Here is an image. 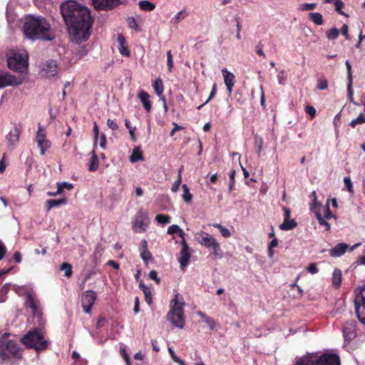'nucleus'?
Masks as SVG:
<instances>
[{
    "label": "nucleus",
    "mask_w": 365,
    "mask_h": 365,
    "mask_svg": "<svg viewBox=\"0 0 365 365\" xmlns=\"http://www.w3.org/2000/svg\"><path fill=\"white\" fill-rule=\"evenodd\" d=\"M61 12L72 41L76 43L87 41L93 22L88 8L75 1H67L61 5Z\"/></svg>",
    "instance_id": "obj_1"
},
{
    "label": "nucleus",
    "mask_w": 365,
    "mask_h": 365,
    "mask_svg": "<svg viewBox=\"0 0 365 365\" xmlns=\"http://www.w3.org/2000/svg\"><path fill=\"white\" fill-rule=\"evenodd\" d=\"M22 30L24 36L31 41H51L55 38L51 25L45 17L41 16L30 15L26 17Z\"/></svg>",
    "instance_id": "obj_2"
},
{
    "label": "nucleus",
    "mask_w": 365,
    "mask_h": 365,
    "mask_svg": "<svg viewBox=\"0 0 365 365\" xmlns=\"http://www.w3.org/2000/svg\"><path fill=\"white\" fill-rule=\"evenodd\" d=\"M295 365H340V359L332 353H313L300 358Z\"/></svg>",
    "instance_id": "obj_3"
},
{
    "label": "nucleus",
    "mask_w": 365,
    "mask_h": 365,
    "mask_svg": "<svg viewBox=\"0 0 365 365\" xmlns=\"http://www.w3.org/2000/svg\"><path fill=\"white\" fill-rule=\"evenodd\" d=\"M22 350L19 344L13 340H0V364L9 361L11 358L19 359Z\"/></svg>",
    "instance_id": "obj_4"
},
{
    "label": "nucleus",
    "mask_w": 365,
    "mask_h": 365,
    "mask_svg": "<svg viewBox=\"0 0 365 365\" xmlns=\"http://www.w3.org/2000/svg\"><path fill=\"white\" fill-rule=\"evenodd\" d=\"M6 56L10 69L21 73L27 69L28 55L25 50H9Z\"/></svg>",
    "instance_id": "obj_5"
},
{
    "label": "nucleus",
    "mask_w": 365,
    "mask_h": 365,
    "mask_svg": "<svg viewBox=\"0 0 365 365\" xmlns=\"http://www.w3.org/2000/svg\"><path fill=\"white\" fill-rule=\"evenodd\" d=\"M22 342L26 346L33 348L37 351L46 349L48 346L44 332L41 329H35L29 331L22 338Z\"/></svg>",
    "instance_id": "obj_6"
},
{
    "label": "nucleus",
    "mask_w": 365,
    "mask_h": 365,
    "mask_svg": "<svg viewBox=\"0 0 365 365\" xmlns=\"http://www.w3.org/2000/svg\"><path fill=\"white\" fill-rule=\"evenodd\" d=\"M149 223L148 212L143 209H140L132 220L133 230L135 233L144 232L146 231Z\"/></svg>",
    "instance_id": "obj_7"
},
{
    "label": "nucleus",
    "mask_w": 365,
    "mask_h": 365,
    "mask_svg": "<svg viewBox=\"0 0 365 365\" xmlns=\"http://www.w3.org/2000/svg\"><path fill=\"white\" fill-rule=\"evenodd\" d=\"M354 305L359 320L365 325V286L356 290Z\"/></svg>",
    "instance_id": "obj_8"
},
{
    "label": "nucleus",
    "mask_w": 365,
    "mask_h": 365,
    "mask_svg": "<svg viewBox=\"0 0 365 365\" xmlns=\"http://www.w3.org/2000/svg\"><path fill=\"white\" fill-rule=\"evenodd\" d=\"M195 237L201 245L206 248L212 249L215 254L220 250V245L215 238L208 233L201 231L196 234Z\"/></svg>",
    "instance_id": "obj_9"
},
{
    "label": "nucleus",
    "mask_w": 365,
    "mask_h": 365,
    "mask_svg": "<svg viewBox=\"0 0 365 365\" xmlns=\"http://www.w3.org/2000/svg\"><path fill=\"white\" fill-rule=\"evenodd\" d=\"M36 142L40 149L41 155L46 154V150L51 147V143L46 138V133L42 125H38V129L36 135Z\"/></svg>",
    "instance_id": "obj_10"
},
{
    "label": "nucleus",
    "mask_w": 365,
    "mask_h": 365,
    "mask_svg": "<svg viewBox=\"0 0 365 365\" xmlns=\"http://www.w3.org/2000/svg\"><path fill=\"white\" fill-rule=\"evenodd\" d=\"M58 72V66L55 61L49 60L44 62L40 70V75L43 78L55 77Z\"/></svg>",
    "instance_id": "obj_11"
},
{
    "label": "nucleus",
    "mask_w": 365,
    "mask_h": 365,
    "mask_svg": "<svg viewBox=\"0 0 365 365\" xmlns=\"http://www.w3.org/2000/svg\"><path fill=\"white\" fill-rule=\"evenodd\" d=\"M96 293L93 290H87L83 292L81 304L85 313L90 314L91 312V309L96 300Z\"/></svg>",
    "instance_id": "obj_12"
},
{
    "label": "nucleus",
    "mask_w": 365,
    "mask_h": 365,
    "mask_svg": "<svg viewBox=\"0 0 365 365\" xmlns=\"http://www.w3.org/2000/svg\"><path fill=\"white\" fill-rule=\"evenodd\" d=\"M21 133V128L15 125L5 137L9 150H13L19 143V137Z\"/></svg>",
    "instance_id": "obj_13"
},
{
    "label": "nucleus",
    "mask_w": 365,
    "mask_h": 365,
    "mask_svg": "<svg viewBox=\"0 0 365 365\" xmlns=\"http://www.w3.org/2000/svg\"><path fill=\"white\" fill-rule=\"evenodd\" d=\"M22 83V79L8 73H0V89L6 86H16Z\"/></svg>",
    "instance_id": "obj_14"
},
{
    "label": "nucleus",
    "mask_w": 365,
    "mask_h": 365,
    "mask_svg": "<svg viewBox=\"0 0 365 365\" xmlns=\"http://www.w3.org/2000/svg\"><path fill=\"white\" fill-rule=\"evenodd\" d=\"M26 305L31 309L32 314L34 317L39 319L41 318L42 310L41 303L32 294H28Z\"/></svg>",
    "instance_id": "obj_15"
},
{
    "label": "nucleus",
    "mask_w": 365,
    "mask_h": 365,
    "mask_svg": "<svg viewBox=\"0 0 365 365\" xmlns=\"http://www.w3.org/2000/svg\"><path fill=\"white\" fill-rule=\"evenodd\" d=\"M168 320L175 327L182 329L185 325L184 312H172L168 313Z\"/></svg>",
    "instance_id": "obj_16"
},
{
    "label": "nucleus",
    "mask_w": 365,
    "mask_h": 365,
    "mask_svg": "<svg viewBox=\"0 0 365 365\" xmlns=\"http://www.w3.org/2000/svg\"><path fill=\"white\" fill-rule=\"evenodd\" d=\"M180 244L182 245V249L180 251L178 262L180 263L181 269H183L188 265L191 255L187 242L183 241L180 242Z\"/></svg>",
    "instance_id": "obj_17"
},
{
    "label": "nucleus",
    "mask_w": 365,
    "mask_h": 365,
    "mask_svg": "<svg viewBox=\"0 0 365 365\" xmlns=\"http://www.w3.org/2000/svg\"><path fill=\"white\" fill-rule=\"evenodd\" d=\"M222 74L224 79V83L226 86L227 92L229 96L232 93L233 87L235 83V75L229 71L227 68H224L222 69Z\"/></svg>",
    "instance_id": "obj_18"
},
{
    "label": "nucleus",
    "mask_w": 365,
    "mask_h": 365,
    "mask_svg": "<svg viewBox=\"0 0 365 365\" xmlns=\"http://www.w3.org/2000/svg\"><path fill=\"white\" fill-rule=\"evenodd\" d=\"M343 335L346 340H351L356 336V322L354 321H347L343 328Z\"/></svg>",
    "instance_id": "obj_19"
},
{
    "label": "nucleus",
    "mask_w": 365,
    "mask_h": 365,
    "mask_svg": "<svg viewBox=\"0 0 365 365\" xmlns=\"http://www.w3.org/2000/svg\"><path fill=\"white\" fill-rule=\"evenodd\" d=\"M119 4V0H93L94 7L99 10H108Z\"/></svg>",
    "instance_id": "obj_20"
},
{
    "label": "nucleus",
    "mask_w": 365,
    "mask_h": 365,
    "mask_svg": "<svg viewBox=\"0 0 365 365\" xmlns=\"http://www.w3.org/2000/svg\"><path fill=\"white\" fill-rule=\"evenodd\" d=\"M184 306H185V302H184L182 297L179 293H176L174 295L173 299L170 302V309L169 311L184 312V310H183Z\"/></svg>",
    "instance_id": "obj_21"
},
{
    "label": "nucleus",
    "mask_w": 365,
    "mask_h": 365,
    "mask_svg": "<svg viewBox=\"0 0 365 365\" xmlns=\"http://www.w3.org/2000/svg\"><path fill=\"white\" fill-rule=\"evenodd\" d=\"M153 87L156 95L159 96L160 98L163 101L164 107L166 109L167 107L165 98V96L163 95L164 91V86L162 79L160 78H156L153 83Z\"/></svg>",
    "instance_id": "obj_22"
},
{
    "label": "nucleus",
    "mask_w": 365,
    "mask_h": 365,
    "mask_svg": "<svg viewBox=\"0 0 365 365\" xmlns=\"http://www.w3.org/2000/svg\"><path fill=\"white\" fill-rule=\"evenodd\" d=\"M118 51L120 53L124 56H130V51L128 49V43L125 38V37L123 36V34H118Z\"/></svg>",
    "instance_id": "obj_23"
},
{
    "label": "nucleus",
    "mask_w": 365,
    "mask_h": 365,
    "mask_svg": "<svg viewBox=\"0 0 365 365\" xmlns=\"http://www.w3.org/2000/svg\"><path fill=\"white\" fill-rule=\"evenodd\" d=\"M348 249V245L341 242L337 244L335 247L329 250V254L331 257H338L344 255Z\"/></svg>",
    "instance_id": "obj_24"
},
{
    "label": "nucleus",
    "mask_w": 365,
    "mask_h": 365,
    "mask_svg": "<svg viewBox=\"0 0 365 365\" xmlns=\"http://www.w3.org/2000/svg\"><path fill=\"white\" fill-rule=\"evenodd\" d=\"M138 97L139 98L145 110L149 112L151 109V104L149 101L150 95L146 91L141 90L138 93Z\"/></svg>",
    "instance_id": "obj_25"
},
{
    "label": "nucleus",
    "mask_w": 365,
    "mask_h": 365,
    "mask_svg": "<svg viewBox=\"0 0 365 365\" xmlns=\"http://www.w3.org/2000/svg\"><path fill=\"white\" fill-rule=\"evenodd\" d=\"M129 159L131 163L143 160V153L140 147H135L133 148Z\"/></svg>",
    "instance_id": "obj_26"
},
{
    "label": "nucleus",
    "mask_w": 365,
    "mask_h": 365,
    "mask_svg": "<svg viewBox=\"0 0 365 365\" xmlns=\"http://www.w3.org/2000/svg\"><path fill=\"white\" fill-rule=\"evenodd\" d=\"M297 226V223L293 219H284L283 222L279 225L282 230H291Z\"/></svg>",
    "instance_id": "obj_27"
},
{
    "label": "nucleus",
    "mask_w": 365,
    "mask_h": 365,
    "mask_svg": "<svg viewBox=\"0 0 365 365\" xmlns=\"http://www.w3.org/2000/svg\"><path fill=\"white\" fill-rule=\"evenodd\" d=\"M66 202V198H62L59 200H48L46 202V206L47 211H49L51 208L54 207H58L61 205H64Z\"/></svg>",
    "instance_id": "obj_28"
},
{
    "label": "nucleus",
    "mask_w": 365,
    "mask_h": 365,
    "mask_svg": "<svg viewBox=\"0 0 365 365\" xmlns=\"http://www.w3.org/2000/svg\"><path fill=\"white\" fill-rule=\"evenodd\" d=\"M341 272L339 269H335L332 273V284L336 287H339L341 283Z\"/></svg>",
    "instance_id": "obj_29"
},
{
    "label": "nucleus",
    "mask_w": 365,
    "mask_h": 365,
    "mask_svg": "<svg viewBox=\"0 0 365 365\" xmlns=\"http://www.w3.org/2000/svg\"><path fill=\"white\" fill-rule=\"evenodd\" d=\"M309 19L316 24V25H322L324 23L323 16L320 13L314 12L310 13L309 14Z\"/></svg>",
    "instance_id": "obj_30"
},
{
    "label": "nucleus",
    "mask_w": 365,
    "mask_h": 365,
    "mask_svg": "<svg viewBox=\"0 0 365 365\" xmlns=\"http://www.w3.org/2000/svg\"><path fill=\"white\" fill-rule=\"evenodd\" d=\"M183 193L182 197L186 203H189L192 198V195L190 192V189L186 184L182 185Z\"/></svg>",
    "instance_id": "obj_31"
},
{
    "label": "nucleus",
    "mask_w": 365,
    "mask_h": 365,
    "mask_svg": "<svg viewBox=\"0 0 365 365\" xmlns=\"http://www.w3.org/2000/svg\"><path fill=\"white\" fill-rule=\"evenodd\" d=\"M138 5L140 9L148 11H153L155 7L154 4L145 0L140 1Z\"/></svg>",
    "instance_id": "obj_32"
},
{
    "label": "nucleus",
    "mask_w": 365,
    "mask_h": 365,
    "mask_svg": "<svg viewBox=\"0 0 365 365\" xmlns=\"http://www.w3.org/2000/svg\"><path fill=\"white\" fill-rule=\"evenodd\" d=\"M98 156L96 154L95 150H93V152H92V157H91V162H90L88 170L90 171H94V170H96L98 168Z\"/></svg>",
    "instance_id": "obj_33"
},
{
    "label": "nucleus",
    "mask_w": 365,
    "mask_h": 365,
    "mask_svg": "<svg viewBox=\"0 0 365 365\" xmlns=\"http://www.w3.org/2000/svg\"><path fill=\"white\" fill-rule=\"evenodd\" d=\"M60 269L64 272V276L67 278H69L72 275V266L68 262H63L60 266Z\"/></svg>",
    "instance_id": "obj_34"
},
{
    "label": "nucleus",
    "mask_w": 365,
    "mask_h": 365,
    "mask_svg": "<svg viewBox=\"0 0 365 365\" xmlns=\"http://www.w3.org/2000/svg\"><path fill=\"white\" fill-rule=\"evenodd\" d=\"M155 220L158 224L165 225L170 222V217L168 215L159 214L155 216Z\"/></svg>",
    "instance_id": "obj_35"
},
{
    "label": "nucleus",
    "mask_w": 365,
    "mask_h": 365,
    "mask_svg": "<svg viewBox=\"0 0 365 365\" xmlns=\"http://www.w3.org/2000/svg\"><path fill=\"white\" fill-rule=\"evenodd\" d=\"M11 284L9 283L5 284L0 290V302H5L6 296L10 289Z\"/></svg>",
    "instance_id": "obj_36"
},
{
    "label": "nucleus",
    "mask_w": 365,
    "mask_h": 365,
    "mask_svg": "<svg viewBox=\"0 0 365 365\" xmlns=\"http://www.w3.org/2000/svg\"><path fill=\"white\" fill-rule=\"evenodd\" d=\"M57 193H61L64 189L72 190L73 186L71 183L67 182H57Z\"/></svg>",
    "instance_id": "obj_37"
},
{
    "label": "nucleus",
    "mask_w": 365,
    "mask_h": 365,
    "mask_svg": "<svg viewBox=\"0 0 365 365\" xmlns=\"http://www.w3.org/2000/svg\"><path fill=\"white\" fill-rule=\"evenodd\" d=\"M321 204L318 202L317 198L313 199L312 202L310 204V210L312 211L314 215L317 213H320Z\"/></svg>",
    "instance_id": "obj_38"
},
{
    "label": "nucleus",
    "mask_w": 365,
    "mask_h": 365,
    "mask_svg": "<svg viewBox=\"0 0 365 365\" xmlns=\"http://www.w3.org/2000/svg\"><path fill=\"white\" fill-rule=\"evenodd\" d=\"M335 7V10L341 15L344 16L346 17L348 16V14L344 13L343 11H341V9L344 6V4L341 0H335L334 3L333 4Z\"/></svg>",
    "instance_id": "obj_39"
},
{
    "label": "nucleus",
    "mask_w": 365,
    "mask_h": 365,
    "mask_svg": "<svg viewBox=\"0 0 365 365\" xmlns=\"http://www.w3.org/2000/svg\"><path fill=\"white\" fill-rule=\"evenodd\" d=\"M125 125L128 129L129 134L130 135L131 140L133 141H135L136 140V138H135V133H134V131L135 130V127H133L131 125V123H130V120H128V119H126L125 121Z\"/></svg>",
    "instance_id": "obj_40"
},
{
    "label": "nucleus",
    "mask_w": 365,
    "mask_h": 365,
    "mask_svg": "<svg viewBox=\"0 0 365 365\" xmlns=\"http://www.w3.org/2000/svg\"><path fill=\"white\" fill-rule=\"evenodd\" d=\"M316 215V217L318 220V222H319V225H324L325 226V230L327 231L330 230L331 226H330L329 223L327 222V221L322 216L321 212L320 213H317V215Z\"/></svg>",
    "instance_id": "obj_41"
},
{
    "label": "nucleus",
    "mask_w": 365,
    "mask_h": 365,
    "mask_svg": "<svg viewBox=\"0 0 365 365\" xmlns=\"http://www.w3.org/2000/svg\"><path fill=\"white\" fill-rule=\"evenodd\" d=\"M365 123V117L361 113L356 118L352 120L349 123V125L354 128L357 124H363Z\"/></svg>",
    "instance_id": "obj_42"
},
{
    "label": "nucleus",
    "mask_w": 365,
    "mask_h": 365,
    "mask_svg": "<svg viewBox=\"0 0 365 365\" xmlns=\"http://www.w3.org/2000/svg\"><path fill=\"white\" fill-rule=\"evenodd\" d=\"M339 31L335 27L331 28L327 32V37L328 39H336L339 36Z\"/></svg>",
    "instance_id": "obj_43"
},
{
    "label": "nucleus",
    "mask_w": 365,
    "mask_h": 365,
    "mask_svg": "<svg viewBox=\"0 0 365 365\" xmlns=\"http://www.w3.org/2000/svg\"><path fill=\"white\" fill-rule=\"evenodd\" d=\"M323 210H324V218L326 220H329V219H331V218H335V216L330 211L329 205L328 202H327V204L324 206V207L323 208Z\"/></svg>",
    "instance_id": "obj_44"
},
{
    "label": "nucleus",
    "mask_w": 365,
    "mask_h": 365,
    "mask_svg": "<svg viewBox=\"0 0 365 365\" xmlns=\"http://www.w3.org/2000/svg\"><path fill=\"white\" fill-rule=\"evenodd\" d=\"M229 177H230L229 192H230L233 190L235 184V170H232L230 171V173H229Z\"/></svg>",
    "instance_id": "obj_45"
},
{
    "label": "nucleus",
    "mask_w": 365,
    "mask_h": 365,
    "mask_svg": "<svg viewBox=\"0 0 365 365\" xmlns=\"http://www.w3.org/2000/svg\"><path fill=\"white\" fill-rule=\"evenodd\" d=\"M216 93H217V85L215 83H214L212 85V90L210 93V96H209L208 99L205 102V103H203L201 106H199L197 107V109L200 110L204 105L207 104L216 95Z\"/></svg>",
    "instance_id": "obj_46"
},
{
    "label": "nucleus",
    "mask_w": 365,
    "mask_h": 365,
    "mask_svg": "<svg viewBox=\"0 0 365 365\" xmlns=\"http://www.w3.org/2000/svg\"><path fill=\"white\" fill-rule=\"evenodd\" d=\"M186 16V14H185V11L182 10L179 12H178L175 16L173 18L172 21L173 23H179Z\"/></svg>",
    "instance_id": "obj_47"
},
{
    "label": "nucleus",
    "mask_w": 365,
    "mask_h": 365,
    "mask_svg": "<svg viewBox=\"0 0 365 365\" xmlns=\"http://www.w3.org/2000/svg\"><path fill=\"white\" fill-rule=\"evenodd\" d=\"M182 168H180L178 171V179L175 182V183L172 186V191L175 192L179 189L180 185L181 183V173Z\"/></svg>",
    "instance_id": "obj_48"
},
{
    "label": "nucleus",
    "mask_w": 365,
    "mask_h": 365,
    "mask_svg": "<svg viewBox=\"0 0 365 365\" xmlns=\"http://www.w3.org/2000/svg\"><path fill=\"white\" fill-rule=\"evenodd\" d=\"M128 24L130 29H135V31H139V26L133 17H129L128 19Z\"/></svg>",
    "instance_id": "obj_49"
},
{
    "label": "nucleus",
    "mask_w": 365,
    "mask_h": 365,
    "mask_svg": "<svg viewBox=\"0 0 365 365\" xmlns=\"http://www.w3.org/2000/svg\"><path fill=\"white\" fill-rule=\"evenodd\" d=\"M277 81L279 85L284 86L287 81V77L284 71H281L277 75Z\"/></svg>",
    "instance_id": "obj_50"
},
{
    "label": "nucleus",
    "mask_w": 365,
    "mask_h": 365,
    "mask_svg": "<svg viewBox=\"0 0 365 365\" xmlns=\"http://www.w3.org/2000/svg\"><path fill=\"white\" fill-rule=\"evenodd\" d=\"M306 269L307 270L308 272H309L312 274H315L319 272V269L316 263L309 264L307 267Z\"/></svg>",
    "instance_id": "obj_51"
},
{
    "label": "nucleus",
    "mask_w": 365,
    "mask_h": 365,
    "mask_svg": "<svg viewBox=\"0 0 365 365\" xmlns=\"http://www.w3.org/2000/svg\"><path fill=\"white\" fill-rule=\"evenodd\" d=\"M317 6L316 4H302L300 5V9L302 11H312L314 10Z\"/></svg>",
    "instance_id": "obj_52"
},
{
    "label": "nucleus",
    "mask_w": 365,
    "mask_h": 365,
    "mask_svg": "<svg viewBox=\"0 0 365 365\" xmlns=\"http://www.w3.org/2000/svg\"><path fill=\"white\" fill-rule=\"evenodd\" d=\"M167 55V65L169 71H172V68L173 67V56L170 51H168L166 53Z\"/></svg>",
    "instance_id": "obj_53"
},
{
    "label": "nucleus",
    "mask_w": 365,
    "mask_h": 365,
    "mask_svg": "<svg viewBox=\"0 0 365 365\" xmlns=\"http://www.w3.org/2000/svg\"><path fill=\"white\" fill-rule=\"evenodd\" d=\"M351 84H352V79H350L349 83L347 87L348 96L351 103H353L354 104H356V102L354 101L353 90H352Z\"/></svg>",
    "instance_id": "obj_54"
},
{
    "label": "nucleus",
    "mask_w": 365,
    "mask_h": 365,
    "mask_svg": "<svg viewBox=\"0 0 365 365\" xmlns=\"http://www.w3.org/2000/svg\"><path fill=\"white\" fill-rule=\"evenodd\" d=\"M180 227L177 225H173L168 228L167 232L169 235H174L178 233Z\"/></svg>",
    "instance_id": "obj_55"
},
{
    "label": "nucleus",
    "mask_w": 365,
    "mask_h": 365,
    "mask_svg": "<svg viewBox=\"0 0 365 365\" xmlns=\"http://www.w3.org/2000/svg\"><path fill=\"white\" fill-rule=\"evenodd\" d=\"M144 295H145V302L148 304H150L153 302V299H152V292L150 289H146V290H144Z\"/></svg>",
    "instance_id": "obj_56"
},
{
    "label": "nucleus",
    "mask_w": 365,
    "mask_h": 365,
    "mask_svg": "<svg viewBox=\"0 0 365 365\" xmlns=\"http://www.w3.org/2000/svg\"><path fill=\"white\" fill-rule=\"evenodd\" d=\"M344 182L349 192H353L352 182L349 177H345L344 178Z\"/></svg>",
    "instance_id": "obj_57"
},
{
    "label": "nucleus",
    "mask_w": 365,
    "mask_h": 365,
    "mask_svg": "<svg viewBox=\"0 0 365 365\" xmlns=\"http://www.w3.org/2000/svg\"><path fill=\"white\" fill-rule=\"evenodd\" d=\"M140 257L143 261L148 262L151 259V254L148 250H141Z\"/></svg>",
    "instance_id": "obj_58"
},
{
    "label": "nucleus",
    "mask_w": 365,
    "mask_h": 365,
    "mask_svg": "<svg viewBox=\"0 0 365 365\" xmlns=\"http://www.w3.org/2000/svg\"><path fill=\"white\" fill-rule=\"evenodd\" d=\"M149 278L154 280L157 284H160V279L158 277V273L155 270L150 272Z\"/></svg>",
    "instance_id": "obj_59"
},
{
    "label": "nucleus",
    "mask_w": 365,
    "mask_h": 365,
    "mask_svg": "<svg viewBox=\"0 0 365 365\" xmlns=\"http://www.w3.org/2000/svg\"><path fill=\"white\" fill-rule=\"evenodd\" d=\"M305 111L308 113L312 118H314L316 115V109L312 106H307L305 107Z\"/></svg>",
    "instance_id": "obj_60"
},
{
    "label": "nucleus",
    "mask_w": 365,
    "mask_h": 365,
    "mask_svg": "<svg viewBox=\"0 0 365 365\" xmlns=\"http://www.w3.org/2000/svg\"><path fill=\"white\" fill-rule=\"evenodd\" d=\"M120 351L121 356L125 361L127 365H130V359H129V356H128V354L127 353L125 348H124V347L121 348Z\"/></svg>",
    "instance_id": "obj_61"
},
{
    "label": "nucleus",
    "mask_w": 365,
    "mask_h": 365,
    "mask_svg": "<svg viewBox=\"0 0 365 365\" xmlns=\"http://www.w3.org/2000/svg\"><path fill=\"white\" fill-rule=\"evenodd\" d=\"M317 87L320 90H325L328 87L327 81L324 79H321L318 81Z\"/></svg>",
    "instance_id": "obj_62"
},
{
    "label": "nucleus",
    "mask_w": 365,
    "mask_h": 365,
    "mask_svg": "<svg viewBox=\"0 0 365 365\" xmlns=\"http://www.w3.org/2000/svg\"><path fill=\"white\" fill-rule=\"evenodd\" d=\"M107 125L113 130H116L118 128V125L114 120L108 119Z\"/></svg>",
    "instance_id": "obj_63"
},
{
    "label": "nucleus",
    "mask_w": 365,
    "mask_h": 365,
    "mask_svg": "<svg viewBox=\"0 0 365 365\" xmlns=\"http://www.w3.org/2000/svg\"><path fill=\"white\" fill-rule=\"evenodd\" d=\"M220 232L221 235L225 238H228L231 236L230 230L224 226L222 227V228L220 230Z\"/></svg>",
    "instance_id": "obj_64"
}]
</instances>
